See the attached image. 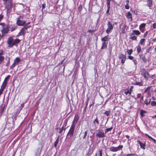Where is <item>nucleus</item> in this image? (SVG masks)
<instances>
[{
  "mask_svg": "<svg viewBox=\"0 0 156 156\" xmlns=\"http://www.w3.org/2000/svg\"><path fill=\"white\" fill-rule=\"evenodd\" d=\"M21 40L18 39H13L12 37H9L7 41L8 47L12 48L13 46H17L18 44L20 42Z\"/></svg>",
  "mask_w": 156,
  "mask_h": 156,
  "instance_id": "f257e3e1",
  "label": "nucleus"
},
{
  "mask_svg": "<svg viewBox=\"0 0 156 156\" xmlns=\"http://www.w3.org/2000/svg\"><path fill=\"white\" fill-rule=\"evenodd\" d=\"M5 8L7 9V14L9 13L12 7V3L11 0H3Z\"/></svg>",
  "mask_w": 156,
  "mask_h": 156,
  "instance_id": "f03ea898",
  "label": "nucleus"
},
{
  "mask_svg": "<svg viewBox=\"0 0 156 156\" xmlns=\"http://www.w3.org/2000/svg\"><path fill=\"white\" fill-rule=\"evenodd\" d=\"M0 25L2 27V28L1 30L2 34H7L9 30L8 25L5 24L3 23H0Z\"/></svg>",
  "mask_w": 156,
  "mask_h": 156,
  "instance_id": "7ed1b4c3",
  "label": "nucleus"
},
{
  "mask_svg": "<svg viewBox=\"0 0 156 156\" xmlns=\"http://www.w3.org/2000/svg\"><path fill=\"white\" fill-rule=\"evenodd\" d=\"M75 128V126H71L70 129L67 134V137L68 138H70L73 137L74 131Z\"/></svg>",
  "mask_w": 156,
  "mask_h": 156,
  "instance_id": "20e7f679",
  "label": "nucleus"
},
{
  "mask_svg": "<svg viewBox=\"0 0 156 156\" xmlns=\"http://www.w3.org/2000/svg\"><path fill=\"white\" fill-rule=\"evenodd\" d=\"M123 147V146L121 145H119L116 147L113 146H111L110 147L109 149L112 152H116L120 150H122Z\"/></svg>",
  "mask_w": 156,
  "mask_h": 156,
  "instance_id": "39448f33",
  "label": "nucleus"
},
{
  "mask_svg": "<svg viewBox=\"0 0 156 156\" xmlns=\"http://www.w3.org/2000/svg\"><path fill=\"white\" fill-rule=\"evenodd\" d=\"M105 133L102 130L99 129L97 131L96 136L99 138H103L105 136Z\"/></svg>",
  "mask_w": 156,
  "mask_h": 156,
  "instance_id": "423d86ee",
  "label": "nucleus"
},
{
  "mask_svg": "<svg viewBox=\"0 0 156 156\" xmlns=\"http://www.w3.org/2000/svg\"><path fill=\"white\" fill-rule=\"evenodd\" d=\"M108 28L106 30V32L108 34H109L112 30L113 29V26L112 23L110 21H108Z\"/></svg>",
  "mask_w": 156,
  "mask_h": 156,
  "instance_id": "0eeeda50",
  "label": "nucleus"
},
{
  "mask_svg": "<svg viewBox=\"0 0 156 156\" xmlns=\"http://www.w3.org/2000/svg\"><path fill=\"white\" fill-rule=\"evenodd\" d=\"M141 74L143 75L145 78L147 79L148 78L149 76V73L144 68L141 69Z\"/></svg>",
  "mask_w": 156,
  "mask_h": 156,
  "instance_id": "6e6552de",
  "label": "nucleus"
},
{
  "mask_svg": "<svg viewBox=\"0 0 156 156\" xmlns=\"http://www.w3.org/2000/svg\"><path fill=\"white\" fill-rule=\"evenodd\" d=\"M119 58L121 59V63L123 64L125 62L126 59V56L122 53H120L119 56Z\"/></svg>",
  "mask_w": 156,
  "mask_h": 156,
  "instance_id": "1a4fd4ad",
  "label": "nucleus"
},
{
  "mask_svg": "<svg viewBox=\"0 0 156 156\" xmlns=\"http://www.w3.org/2000/svg\"><path fill=\"white\" fill-rule=\"evenodd\" d=\"M10 76V75H9L5 78L4 81L3 82L2 85L1 86V87L5 89L7 85L8 81L9 79V78Z\"/></svg>",
  "mask_w": 156,
  "mask_h": 156,
  "instance_id": "9d476101",
  "label": "nucleus"
},
{
  "mask_svg": "<svg viewBox=\"0 0 156 156\" xmlns=\"http://www.w3.org/2000/svg\"><path fill=\"white\" fill-rule=\"evenodd\" d=\"M79 117L78 114H76L75 115L74 119L72 122V124L71 125L72 126H75L78 121V120L79 119Z\"/></svg>",
  "mask_w": 156,
  "mask_h": 156,
  "instance_id": "9b49d317",
  "label": "nucleus"
},
{
  "mask_svg": "<svg viewBox=\"0 0 156 156\" xmlns=\"http://www.w3.org/2000/svg\"><path fill=\"white\" fill-rule=\"evenodd\" d=\"M16 23L19 26H22L26 23V22L25 21L22 20L18 19H17Z\"/></svg>",
  "mask_w": 156,
  "mask_h": 156,
  "instance_id": "f8f14e48",
  "label": "nucleus"
},
{
  "mask_svg": "<svg viewBox=\"0 0 156 156\" xmlns=\"http://www.w3.org/2000/svg\"><path fill=\"white\" fill-rule=\"evenodd\" d=\"M139 56L140 58L143 60L144 62L146 63L147 62V59L145 58L144 55L142 54H140Z\"/></svg>",
  "mask_w": 156,
  "mask_h": 156,
  "instance_id": "ddd939ff",
  "label": "nucleus"
},
{
  "mask_svg": "<svg viewBox=\"0 0 156 156\" xmlns=\"http://www.w3.org/2000/svg\"><path fill=\"white\" fill-rule=\"evenodd\" d=\"M102 42V46L101 48V49H104L107 48V45L108 44V42H106L105 41Z\"/></svg>",
  "mask_w": 156,
  "mask_h": 156,
  "instance_id": "4468645a",
  "label": "nucleus"
},
{
  "mask_svg": "<svg viewBox=\"0 0 156 156\" xmlns=\"http://www.w3.org/2000/svg\"><path fill=\"white\" fill-rule=\"evenodd\" d=\"M137 141L138 143L140 145V147L144 149H145V144L141 142L139 140H137Z\"/></svg>",
  "mask_w": 156,
  "mask_h": 156,
  "instance_id": "2eb2a0df",
  "label": "nucleus"
},
{
  "mask_svg": "<svg viewBox=\"0 0 156 156\" xmlns=\"http://www.w3.org/2000/svg\"><path fill=\"white\" fill-rule=\"evenodd\" d=\"M109 39L108 37V36H106L104 37H102L101 40L102 41H105L106 42H108V41Z\"/></svg>",
  "mask_w": 156,
  "mask_h": 156,
  "instance_id": "dca6fc26",
  "label": "nucleus"
},
{
  "mask_svg": "<svg viewBox=\"0 0 156 156\" xmlns=\"http://www.w3.org/2000/svg\"><path fill=\"white\" fill-rule=\"evenodd\" d=\"M133 33H131L132 35H134V34H135L138 35L140 34V32L138 30H133Z\"/></svg>",
  "mask_w": 156,
  "mask_h": 156,
  "instance_id": "f3484780",
  "label": "nucleus"
},
{
  "mask_svg": "<svg viewBox=\"0 0 156 156\" xmlns=\"http://www.w3.org/2000/svg\"><path fill=\"white\" fill-rule=\"evenodd\" d=\"M126 17L129 19H131V20L132 21V15L131 13L129 12H128L126 14Z\"/></svg>",
  "mask_w": 156,
  "mask_h": 156,
  "instance_id": "a211bd4d",
  "label": "nucleus"
},
{
  "mask_svg": "<svg viewBox=\"0 0 156 156\" xmlns=\"http://www.w3.org/2000/svg\"><path fill=\"white\" fill-rule=\"evenodd\" d=\"M20 61V59L19 57H16L14 61V63L16 64V65H17L19 64V63Z\"/></svg>",
  "mask_w": 156,
  "mask_h": 156,
  "instance_id": "6ab92c4d",
  "label": "nucleus"
},
{
  "mask_svg": "<svg viewBox=\"0 0 156 156\" xmlns=\"http://www.w3.org/2000/svg\"><path fill=\"white\" fill-rule=\"evenodd\" d=\"M143 82L142 81L141 82H136L133 84L134 85H139V86H142L143 85Z\"/></svg>",
  "mask_w": 156,
  "mask_h": 156,
  "instance_id": "aec40b11",
  "label": "nucleus"
},
{
  "mask_svg": "<svg viewBox=\"0 0 156 156\" xmlns=\"http://www.w3.org/2000/svg\"><path fill=\"white\" fill-rule=\"evenodd\" d=\"M147 112L142 109L140 110V116L141 117H144L145 115L144 114V113H146Z\"/></svg>",
  "mask_w": 156,
  "mask_h": 156,
  "instance_id": "412c9836",
  "label": "nucleus"
},
{
  "mask_svg": "<svg viewBox=\"0 0 156 156\" xmlns=\"http://www.w3.org/2000/svg\"><path fill=\"white\" fill-rule=\"evenodd\" d=\"M126 25H124L123 27L121 28V32L122 34H125V28H126Z\"/></svg>",
  "mask_w": 156,
  "mask_h": 156,
  "instance_id": "4be33fe9",
  "label": "nucleus"
},
{
  "mask_svg": "<svg viewBox=\"0 0 156 156\" xmlns=\"http://www.w3.org/2000/svg\"><path fill=\"white\" fill-rule=\"evenodd\" d=\"M59 141V136H58V138H57V139H56L55 141V142L54 144V147L56 148L57 147V144H58Z\"/></svg>",
  "mask_w": 156,
  "mask_h": 156,
  "instance_id": "5701e85b",
  "label": "nucleus"
},
{
  "mask_svg": "<svg viewBox=\"0 0 156 156\" xmlns=\"http://www.w3.org/2000/svg\"><path fill=\"white\" fill-rule=\"evenodd\" d=\"M110 5H107V8H108V9L107 10V11H106V14H107V15L108 16L110 14L109 12V11H110Z\"/></svg>",
  "mask_w": 156,
  "mask_h": 156,
  "instance_id": "b1692460",
  "label": "nucleus"
},
{
  "mask_svg": "<svg viewBox=\"0 0 156 156\" xmlns=\"http://www.w3.org/2000/svg\"><path fill=\"white\" fill-rule=\"evenodd\" d=\"M111 111L110 110L106 111L105 112L103 113V114H105L106 116H108L111 113Z\"/></svg>",
  "mask_w": 156,
  "mask_h": 156,
  "instance_id": "393cba45",
  "label": "nucleus"
},
{
  "mask_svg": "<svg viewBox=\"0 0 156 156\" xmlns=\"http://www.w3.org/2000/svg\"><path fill=\"white\" fill-rule=\"evenodd\" d=\"M133 35H132L131 34H130V38L132 40H137V37L135 36H133Z\"/></svg>",
  "mask_w": 156,
  "mask_h": 156,
  "instance_id": "a878e982",
  "label": "nucleus"
},
{
  "mask_svg": "<svg viewBox=\"0 0 156 156\" xmlns=\"http://www.w3.org/2000/svg\"><path fill=\"white\" fill-rule=\"evenodd\" d=\"M96 122L98 125L99 124V121L97 117H96L95 119L93 121V123L94 124H95Z\"/></svg>",
  "mask_w": 156,
  "mask_h": 156,
  "instance_id": "bb28decb",
  "label": "nucleus"
},
{
  "mask_svg": "<svg viewBox=\"0 0 156 156\" xmlns=\"http://www.w3.org/2000/svg\"><path fill=\"white\" fill-rule=\"evenodd\" d=\"M17 28V27L14 25H12L11 28L10 30L12 32L15 30Z\"/></svg>",
  "mask_w": 156,
  "mask_h": 156,
  "instance_id": "cd10ccee",
  "label": "nucleus"
},
{
  "mask_svg": "<svg viewBox=\"0 0 156 156\" xmlns=\"http://www.w3.org/2000/svg\"><path fill=\"white\" fill-rule=\"evenodd\" d=\"M124 93L126 94V95H127L128 94H131V93H130V91L129 90L127 89H125Z\"/></svg>",
  "mask_w": 156,
  "mask_h": 156,
  "instance_id": "c85d7f7f",
  "label": "nucleus"
},
{
  "mask_svg": "<svg viewBox=\"0 0 156 156\" xmlns=\"http://www.w3.org/2000/svg\"><path fill=\"white\" fill-rule=\"evenodd\" d=\"M7 62L6 63V65H5V66H8L9 64H10V58L9 57H8L7 58Z\"/></svg>",
  "mask_w": 156,
  "mask_h": 156,
  "instance_id": "c756f323",
  "label": "nucleus"
},
{
  "mask_svg": "<svg viewBox=\"0 0 156 156\" xmlns=\"http://www.w3.org/2000/svg\"><path fill=\"white\" fill-rule=\"evenodd\" d=\"M4 59V57L3 56H0V65L1 64Z\"/></svg>",
  "mask_w": 156,
  "mask_h": 156,
  "instance_id": "7c9ffc66",
  "label": "nucleus"
},
{
  "mask_svg": "<svg viewBox=\"0 0 156 156\" xmlns=\"http://www.w3.org/2000/svg\"><path fill=\"white\" fill-rule=\"evenodd\" d=\"M20 31L22 33V34L23 35H24L26 33V30H24L23 28H22Z\"/></svg>",
  "mask_w": 156,
  "mask_h": 156,
  "instance_id": "2f4dec72",
  "label": "nucleus"
},
{
  "mask_svg": "<svg viewBox=\"0 0 156 156\" xmlns=\"http://www.w3.org/2000/svg\"><path fill=\"white\" fill-rule=\"evenodd\" d=\"M141 51V47L140 46H138L137 48V51L138 53H139Z\"/></svg>",
  "mask_w": 156,
  "mask_h": 156,
  "instance_id": "473e14b6",
  "label": "nucleus"
},
{
  "mask_svg": "<svg viewBox=\"0 0 156 156\" xmlns=\"http://www.w3.org/2000/svg\"><path fill=\"white\" fill-rule=\"evenodd\" d=\"M133 51L132 49H130V50H127V52L128 54L129 55H130L132 53Z\"/></svg>",
  "mask_w": 156,
  "mask_h": 156,
  "instance_id": "72a5a7b5",
  "label": "nucleus"
},
{
  "mask_svg": "<svg viewBox=\"0 0 156 156\" xmlns=\"http://www.w3.org/2000/svg\"><path fill=\"white\" fill-rule=\"evenodd\" d=\"M112 128H113L112 127L110 128L106 129L105 130V133H107L109 131H111L112 129Z\"/></svg>",
  "mask_w": 156,
  "mask_h": 156,
  "instance_id": "f704fd0d",
  "label": "nucleus"
},
{
  "mask_svg": "<svg viewBox=\"0 0 156 156\" xmlns=\"http://www.w3.org/2000/svg\"><path fill=\"white\" fill-rule=\"evenodd\" d=\"M151 100L150 99H147L145 100V104L146 105H147L150 102Z\"/></svg>",
  "mask_w": 156,
  "mask_h": 156,
  "instance_id": "c9c22d12",
  "label": "nucleus"
},
{
  "mask_svg": "<svg viewBox=\"0 0 156 156\" xmlns=\"http://www.w3.org/2000/svg\"><path fill=\"white\" fill-rule=\"evenodd\" d=\"M146 25V24L144 23H143L140 25L139 26V28L140 29L144 27Z\"/></svg>",
  "mask_w": 156,
  "mask_h": 156,
  "instance_id": "e433bc0d",
  "label": "nucleus"
},
{
  "mask_svg": "<svg viewBox=\"0 0 156 156\" xmlns=\"http://www.w3.org/2000/svg\"><path fill=\"white\" fill-rule=\"evenodd\" d=\"M30 26H28L26 25L23 27V28L26 30L28 28H30Z\"/></svg>",
  "mask_w": 156,
  "mask_h": 156,
  "instance_id": "4c0bfd02",
  "label": "nucleus"
},
{
  "mask_svg": "<svg viewBox=\"0 0 156 156\" xmlns=\"http://www.w3.org/2000/svg\"><path fill=\"white\" fill-rule=\"evenodd\" d=\"M16 65H17L13 62L11 66L10 69H12Z\"/></svg>",
  "mask_w": 156,
  "mask_h": 156,
  "instance_id": "58836bf2",
  "label": "nucleus"
},
{
  "mask_svg": "<svg viewBox=\"0 0 156 156\" xmlns=\"http://www.w3.org/2000/svg\"><path fill=\"white\" fill-rule=\"evenodd\" d=\"M82 5H80L78 7V10L79 12H80L82 9Z\"/></svg>",
  "mask_w": 156,
  "mask_h": 156,
  "instance_id": "ea45409f",
  "label": "nucleus"
},
{
  "mask_svg": "<svg viewBox=\"0 0 156 156\" xmlns=\"http://www.w3.org/2000/svg\"><path fill=\"white\" fill-rule=\"evenodd\" d=\"M145 41V39L143 38L141 39L140 41V43L141 44L143 45L144 44V42Z\"/></svg>",
  "mask_w": 156,
  "mask_h": 156,
  "instance_id": "a19ab883",
  "label": "nucleus"
},
{
  "mask_svg": "<svg viewBox=\"0 0 156 156\" xmlns=\"http://www.w3.org/2000/svg\"><path fill=\"white\" fill-rule=\"evenodd\" d=\"M24 17V16H23V15H22V16H19L17 18H16V19H19V20H21V19H23Z\"/></svg>",
  "mask_w": 156,
  "mask_h": 156,
  "instance_id": "79ce46f5",
  "label": "nucleus"
},
{
  "mask_svg": "<svg viewBox=\"0 0 156 156\" xmlns=\"http://www.w3.org/2000/svg\"><path fill=\"white\" fill-rule=\"evenodd\" d=\"M18 116V114L17 113H16L13 116V118L15 119V120H16V118Z\"/></svg>",
  "mask_w": 156,
  "mask_h": 156,
  "instance_id": "37998d69",
  "label": "nucleus"
},
{
  "mask_svg": "<svg viewBox=\"0 0 156 156\" xmlns=\"http://www.w3.org/2000/svg\"><path fill=\"white\" fill-rule=\"evenodd\" d=\"M59 129V133H62L63 130L64 129V126H62L61 128H60Z\"/></svg>",
  "mask_w": 156,
  "mask_h": 156,
  "instance_id": "c03bdc74",
  "label": "nucleus"
},
{
  "mask_svg": "<svg viewBox=\"0 0 156 156\" xmlns=\"http://www.w3.org/2000/svg\"><path fill=\"white\" fill-rule=\"evenodd\" d=\"M4 89H5V88L1 87V89H0V96L2 94V92L4 91Z\"/></svg>",
  "mask_w": 156,
  "mask_h": 156,
  "instance_id": "a18cd8bd",
  "label": "nucleus"
},
{
  "mask_svg": "<svg viewBox=\"0 0 156 156\" xmlns=\"http://www.w3.org/2000/svg\"><path fill=\"white\" fill-rule=\"evenodd\" d=\"M151 104V105L153 106H156V102L154 101H152Z\"/></svg>",
  "mask_w": 156,
  "mask_h": 156,
  "instance_id": "49530a36",
  "label": "nucleus"
},
{
  "mask_svg": "<svg viewBox=\"0 0 156 156\" xmlns=\"http://www.w3.org/2000/svg\"><path fill=\"white\" fill-rule=\"evenodd\" d=\"M102 156V150L101 149L99 151V156Z\"/></svg>",
  "mask_w": 156,
  "mask_h": 156,
  "instance_id": "de8ad7c7",
  "label": "nucleus"
},
{
  "mask_svg": "<svg viewBox=\"0 0 156 156\" xmlns=\"http://www.w3.org/2000/svg\"><path fill=\"white\" fill-rule=\"evenodd\" d=\"M111 0H106L107 5H110V2Z\"/></svg>",
  "mask_w": 156,
  "mask_h": 156,
  "instance_id": "09e8293b",
  "label": "nucleus"
},
{
  "mask_svg": "<svg viewBox=\"0 0 156 156\" xmlns=\"http://www.w3.org/2000/svg\"><path fill=\"white\" fill-rule=\"evenodd\" d=\"M4 54L3 53V51L1 49L0 50V56H2V55H3Z\"/></svg>",
  "mask_w": 156,
  "mask_h": 156,
  "instance_id": "8fccbe9b",
  "label": "nucleus"
},
{
  "mask_svg": "<svg viewBox=\"0 0 156 156\" xmlns=\"http://www.w3.org/2000/svg\"><path fill=\"white\" fill-rule=\"evenodd\" d=\"M143 97H144L143 96H142L141 97V98H140V102L141 104H142L143 103V101H144Z\"/></svg>",
  "mask_w": 156,
  "mask_h": 156,
  "instance_id": "3c124183",
  "label": "nucleus"
},
{
  "mask_svg": "<svg viewBox=\"0 0 156 156\" xmlns=\"http://www.w3.org/2000/svg\"><path fill=\"white\" fill-rule=\"evenodd\" d=\"M87 131H86L84 133V136H83V139H85L86 138V136L87 135Z\"/></svg>",
  "mask_w": 156,
  "mask_h": 156,
  "instance_id": "603ef678",
  "label": "nucleus"
},
{
  "mask_svg": "<svg viewBox=\"0 0 156 156\" xmlns=\"http://www.w3.org/2000/svg\"><path fill=\"white\" fill-rule=\"evenodd\" d=\"M133 86H131L129 90L130 93H131V92H132L133 91Z\"/></svg>",
  "mask_w": 156,
  "mask_h": 156,
  "instance_id": "864d4df0",
  "label": "nucleus"
},
{
  "mask_svg": "<svg viewBox=\"0 0 156 156\" xmlns=\"http://www.w3.org/2000/svg\"><path fill=\"white\" fill-rule=\"evenodd\" d=\"M135 154H126L127 156H135Z\"/></svg>",
  "mask_w": 156,
  "mask_h": 156,
  "instance_id": "5fc2aeb1",
  "label": "nucleus"
},
{
  "mask_svg": "<svg viewBox=\"0 0 156 156\" xmlns=\"http://www.w3.org/2000/svg\"><path fill=\"white\" fill-rule=\"evenodd\" d=\"M128 58L130 60H133V57L132 56H130V55L129 56H128Z\"/></svg>",
  "mask_w": 156,
  "mask_h": 156,
  "instance_id": "6e6d98bb",
  "label": "nucleus"
},
{
  "mask_svg": "<svg viewBox=\"0 0 156 156\" xmlns=\"http://www.w3.org/2000/svg\"><path fill=\"white\" fill-rule=\"evenodd\" d=\"M46 6V4L45 3L43 4L42 5V9H44Z\"/></svg>",
  "mask_w": 156,
  "mask_h": 156,
  "instance_id": "4d7b16f0",
  "label": "nucleus"
},
{
  "mask_svg": "<svg viewBox=\"0 0 156 156\" xmlns=\"http://www.w3.org/2000/svg\"><path fill=\"white\" fill-rule=\"evenodd\" d=\"M125 7L126 9H129V4H126Z\"/></svg>",
  "mask_w": 156,
  "mask_h": 156,
  "instance_id": "13d9d810",
  "label": "nucleus"
},
{
  "mask_svg": "<svg viewBox=\"0 0 156 156\" xmlns=\"http://www.w3.org/2000/svg\"><path fill=\"white\" fill-rule=\"evenodd\" d=\"M148 34V32L147 31L146 32L144 33V35L143 37H145L146 36H147Z\"/></svg>",
  "mask_w": 156,
  "mask_h": 156,
  "instance_id": "bf43d9fd",
  "label": "nucleus"
},
{
  "mask_svg": "<svg viewBox=\"0 0 156 156\" xmlns=\"http://www.w3.org/2000/svg\"><path fill=\"white\" fill-rule=\"evenodd\" d=\"M133 62H134V63L135 65H136L137 64V61L136 59H133Z\"/></svg>",
  "mask_w": 156,
  "mask_h": 156,
  "instance_id": "052dcab7",
  "label": "nucleus"
},
{
  "mask_svg": "<svg viewBox=\"0 0 156 156\" xmlns=\"http://www.w3.org/2000/svg\"><path fill=\"white\" fill-rule=\"evenodd\" d=\"M94 101H93L92 103L90 104V108L91 107V106H93L94 105Z\"/></svg>",
  "mask_w": 156,
  "mask_h": 156,
  "instance_id": "680f3d73",
  "label": "nucleus"
},
{
  "mask_svg": "<svg viewBox=\"0 0 156 156\" xmlns=\"http://www.w3.org/2000/svg\"><path fill=\"white\" fill-rule=\"evenodd\" d=\"M3 18V16L2 15V14H1L0 15V22L1 21V20Z\"/></svg>",
  "mask_w": 156,
  "mask_h": 156,
  "instance_id": "e2e57ef3",
  "label": "nucleus"
},
{
  "mask_svg": "<svg viewBox=\"0 0 156 156\" xmlns=\"http://www.w3.org/2000/svg\"><path fill=\"white\" fill-rule=\"evenodd\" d=\"M152 48V47L151 46L148 49V50H147V52H148V53H149V51L150 50H151V49Z\"/></svg>",
  "mask_w": 156,
  "mask_h": 156,
  "instance_id": "0e129e2a",
  "label": "nucleus"
},
{
  "mask_svg": "<svg viewBox=\"0 0 156 156\" xmlns=\"http://www.w3.org/2000/svg\"><path fill=\"white\" fill-rule=\"evenodd\" d=\"M133 12L136 15H137V10H135L133 11Z\"/></svg>",
  "mask_w": 156,
  "mask_h": 156,
  "instance_id": "69168bd1",
  "label": "nucleus"
},
{
  "mask_svg": "<svg viewBox=\"0 0 156 156\" xmlns=\"http://www.w3.org/2000/svg\"><path fill=\"white\" fill-rule=\"evenodd\" d=\"M94 31L93 30H88V32L90 33H92L94 32Z\"/></svg>",
  "mask_w": 156,
  "mask_h": 156,
  "instance_id": "338daca9",
  "label": "nucleus"
},
{
  "mask_svg": "<svg viewBox=\"0 0 156 156\" xmlns=\"http://www.w3.org/2000/svg\"><path fill=\"white\" fill-rule=\"evenodd\" d=\"M153 26L154 28L155 29L156 28V23H154L153 24Z\"/></svg>",
  "mask_w": 156,
  "mask_h": 156,
  "instance_id": "774afa93",
  "label": "nucleus"
}]
</instances>
